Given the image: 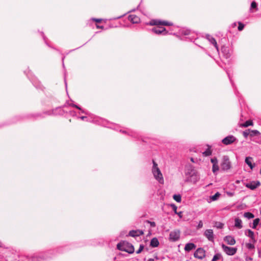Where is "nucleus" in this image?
I'll return each instance as SVG.
<instances>
[{"label": "nucleus", "instance_id": "57", "mask_svg": "<svg viewBox=\"0 0 261 261\" xmlns=\"http://www.w3.org/2000/svg\"><path fill=\"white\" fill-rule=\"evenodd\" d=\"M124 15H125V14L122 15H121V16H118V17H117L115 18L114 19H119V18H121L122 17H123Z\"/></svg>", "mask_w": 261, "mask_h": 261}, {"label": "nucleus", "instance_id": "31", "mask_svg": "<svg viewBox=\"0 0 261 261\" xmlns=\"http://www.w3.org/2000/svg\"><path fill=\"white\" fill-rule=\"evenodd\" d=\"M173 198L174 200L177 202H180L181 201V196L179 194H175L173 195Z\"/></svg>", "mask_w": 261, "mask_h": 261}, {"label": "nucleus", "instance_id": "4", "mask_svg": "<svg viewBox=\"0 0 261 261\" xmlns=\"http://www.w3.org/2000/svg\"><path fill=\"white\" fill-rule=\"evenodd\" d=\"M153 167L152 169V172L153 174L154 178L161 184L164 182V179L163 175L158 167V164L153 160Z\"/></svg>", "mask_w": 261, "mask_h": 261}, {"label": "nucleus", "instance_id": "9", "mask_svg": "<svg viewBox=\"0 0 261 261\" xmlns=\"http://www.w3.org/2000/svg\"><path fill=\"white\" fill-rule=\"evenodd\" d=\"M237 140L233 135H229L222 140V143L225 145H228L235 142Z\"/></svg>", "mask_w": 261, "mask_h": 261}, {"label": "nucleus", "instance_id": "26", "mask_svg": "<svg viewBox=\"0 0 261 261\" xmlns=\"http://www.w3.org/2000/svg\"><path fill=\"white\" fill-rule=\"evenodd\" d=\"M252 160V158L251 157H246L245 159V163L247 165H248L250 169H252L254 167V164H252L251 160Z\"/></svg>", "mask_w": 261, "mask_h": 261}, {"label": "nucleus", "instance_id": "30", "mask_svg": "<svg viewBox=\"0 0 261 261\" xmlns=\"http://www.w3.org/2000/svg\"><path fill=\"white\" fill-rule=\"evenodd\" d=\"M244 217L248 219H250L253 218L254 217V215L250 212H245L244 214Z\"/></svg>", "mask_w": 261, "mask_h": 261}, {"label": "nucleus", "instance_id": "52", "mask_svg": "<svg viewBox=\"0 0 261 261\" xmlns=\"http://www.w3.org/2000/svg\"><path fill=\"white\" fill-rule=\"evenodd\" d=\"M92 20H93L94 21L97 22H99L101 21V19H97V18H92Z\"/></svg>", "mask_w": 261, "mask_h": 261}, {"label": "nucleus", "instance_id": "28", "mask_svg": "<svg viewBox=\"0 0 261 261\" xmlns=\"http://www.w3.org/2000/svg\"><path fill=\"white\" fill-rule=\"evenodd\" d=\"M122 133H127L128 135H130L134 138H137L138 136V135L136 132L132 131V130H129L127 132L126 130H123V131H122Z\"/></svg>", "mask_w": 261, "mask_h": 261}, {"label": "nucleus", "instance_id": "1", "mask_svg": "<svg viewBox=\"0 0 261 261\" xmlns=\"http://www.w3.org/2000/svg\"><path fill=\"white\" fill-rule=\"evenodd\" d=\"M70 248L67 246H60L55 250H49L44 252H41L38 254H35L31 256L28 261H45L47 259L51 258L58 253H64Z\"/></svg>", "mask_w": 261, "mask_h": 261}, {"label": "nucleus", "instance_id": "60", "mask_svg": "<svg viewBox=\"0 0 261 261\" xmlns=\"http://www.w3.org/2000/svg\"><path fill=\"white\" fill-rule=\"evenodd\" d=\"M147 261H154L153 258H149L148 259Z\"/></svg>", "mask_w": 261, "mask_h": 261}, {"label": "nucleus", "instance_id": "41", "mask_svg": "<svg viewBox=\"0 0 261 261\" xmlns=\"http://www.w3.org/2000/svg\"><path fill=\"white\" fill-rule=\"evenodd\" d=\"M224 226V224L219 222H217L215 223V226L218 228H222Z\"/></svg>", "mask_w": 261, "mask_h": 261}, {"label": "nucleus", "instance_id": "42", "mask_svg": "<svg viewBox=\"0 0 261 261\" xmlns=\"http://www.w3.org/2000/svg\"><path fill=\"white\" fill-rule=\"evenodd\" d=\"M80 110V112L79 113V114H81V113H82V114H85V115L88 116H90V113L87 111H86L83 109H82L81 108V110Z\"/></svg>", "mask_w": 261, "mask_h": 261}, {"label": "nucleus", "instance_id": "17", "mask_svg": "<svg viewBox=\"0 0 261 261\" xmlns=\"http://www.w3.org/2000/svg\"><path fill=\"white\" fill-rule=\"evenodd\" d=\"M206 38L214 46L217 52H219L218 46L215 39L210 35H206Z\"/></svg>", "mask_w": 261, "mask_h": 261}, {"label": "nucleus", "instance_id": "56", "mask_svg": "<svg viewBox=\"0 0 261 261\" xmlns=\"http://www.w3.org/2000/svg\"><path fill=\"white\" fill-rule=\"evenodd\" d=\"M176 214L178 215V216L180 217V218H181L182 217V212H179L178 213L177 212V213H176Z\"/></svg>", "mask_w": 261, "mask_h": 261}, {"label": "nucleus", "instance_id": "55", "mask_svg": "<svg viewBox=\"0 0 261 261\" xmlns=\"http://www.w3.org/2000/svg\"><path fill=\"white\" fill-rule=\"evenodd\" d=\"M246 261H252V258L251 257H247L246 258Z\"/></svg>", "mask_w": 261, "mask_h": 261}, {"label": "nucleus", "instance_id": "53", "mask_svg": "<svg viewBox=\"0 0 261 261\" xmlns=\"http://www.w3.org/2000/svg\"><path fill=\"white\" fill-rule=\"evenodd\" d=\"M64 82H65L66 88L67 89V82H66V73H64Z\"/></svg>", "mask_w": 261, "mask_h": 261}, {"label": "nucleus", "instance_id": "44", "mask_svg": "<svg viewBox=\"0 0 261 261\" xmlns=\"http://www.w3.org/2000/svg\"><path fill=\"white\" fill-rule=\"evenodd\" d=\"M244 28V24L241 22H239L238 30L241 31L243 30Z\"/></svg>", "mask_w": 261, "mask_h": 261}, {"label": "nucleus", "instance_id": "25", "mask_svg": "<svg viewBox=\"0 0 261 261\" xmlns=\"http://www.w3.org/2000/svg\"><path fill=\"white\" fill-rule=\"evenodd\" d=\"M150 245L152 247H157L159 245V242L156 238H152L150 243Z\"/></svg>", "mask_w": 261, "mask_h": 261}, {"label": "nucleus", "instance_id": "16", "mask_svg": "<svg viewBox=\"0 0 261 261\" xmlns=\"http://www.w3.org/2000/svg\"><path fill=\"white\" fill-rule=\"evenodd\" d=\"M186 175L190 176H193L195 174V171L194 167L192 165H187L186 167Z\"/></svg>", "mask_w": 261, "mask_h": 261}, {"label": "nucleus", "instance_id": "45", "mask_svg": "<svg viewBox=\"0 0 261 261\" xmlns=\"http://www.w3.org/2000/svg\"><path fill=\"white\" fill-rule=\"evenodd\" d=\"M143 249H144V245H142V244L140 245L139 248L136 251V253L137 254L140 253L142 252V251L143 250Z\"/></svg>", "mask_w": 261, "mask_h": 261}, {"label": "nucleus", "instance_id": "14", "mask_svg": "<svg viewBox=\"0 0 261 261\" xmlns=\"http://www.w3.org/2000/svg\"><path fill=\"white\" fill-rule=\"evenodd\" d=\"M204 236L209 241L214 242V234L212 229H206L204 232Z\"/></svg>", "mask_w": 261, "mask_h": 261}, {"label": "nucleus", "instance_id": "12", "mask_svg": "<svg viewBox=\"0 0 261 261\" xmlns=\"http://www.w3.org/2000/svg\"><path fill=\"white\" fill-rule=\"evenodd\" d=\"M152 31L158 35L163 34L165 35L168 34V31H166L165 28L159 26L152 28Z\"/></svg>", "mask_w": 261, "mask_h": 261}, {"label": "nucleus", "instance_id": "32", "mask_svg": "<svg viewBox=\"0 0 261 261\" xmlns=\"http://www.w3.org/2000/svg\"><path fill=\"white\" fill-rule=\"evenodd\" d=\"M259 222V219L258 218H256L253 220L252 226H251L252 228H256V226L258 225Z\"/></svg>", "mask_w": 261, "mask_h": 261}, {"label": "nucleus", "instance_id": "40", "mask_svg": "<svg viewBox=\"0 0 261 261\" xmlns=\"http://www.w3.org/2000/svg\"><path fill=\"white\" fill-rule=\"evenodd\" d=\"M246 246L249 250L254 249V245L250 243H246Z\"/></svg>", "mask_w": 261, "mask_h": 261}, {"label": "nucleus", "instance_id": "48", "mask_svg": "<svg viewBox=\"0 0 261 261\" xmlns=\"http://www.w3.org/2000/svg\"><path fill=\"white\" fill-rule=\"evenodd\" d=\"M203 227V222L201 220L199 221L197 226V229L201 228Z\"/></svg>", "mask_w": 261, "mask_h": 261}, {"label": "nucleus", "instance_id": "8", "mask_svg": "<svg viewBox=\"0 0 261 261\" xmlns=\"http://www.w3.org/2000/svg\"><path fill=\"white\" fill-rule=\"evenodd\" d=\"M250 137L253 138L254 137H257V140L251 139V141L255 142L257 143H261V136L260 133L257 130H251L250 129Z\"/></svg>", "mask_w": 261, "mask_h": 261}, {"label": "nucleus", "instance_id": "21", "mask_svg": "<svg viewBox=\"0 0 261 261\" xmlns=\"http://www.w3.org/2000/svg\"><path fill=\"white\" fill-rule=\"evenodd\" d=\"M128 19L133 23H138L140 22V18L136 15L131 14L128 16Z\"/></svg>", "mask_w": 261, "mask_h": 261}, {"label": "nucleus", "instance_id": "13", "mask_svg": "<svg viewBox=\"0 0 261 261\" xmlns=\"http://www.w3.org/2000/svg\"><path fill=\"white\" fill-rule=\"evenodd\" d=\"M57 109H56L55 110H54V109L53 110H48V111H46L43 112V113H41L40 114H37L35 115V117H40V118H44L46 116H50V115H55V111Z\"/></svg>", "mask_w": 261, "mask_h": 261}, {"label": "nucleus", "instance_id": "43", "mask_svg": "<svg viewBox=\"0 0 261 261\" xmlns=\"http://www.w3.org/2000/svg\"><path fill=\"white\" fill-rule=\"evenodd\" d=\"M68 105L69 106H71V107H74V108H76L78 110H81V107L80 106H79L78 105H76L75 104H74V103L73 102H71V103H68Z\"/></svg>", "mask_w": 261, "mask_h": 261}, {"label": "nucleus", "instance_id": "59", "mask_svg": "<svg viewBox=\"0 0 261 261\" xmlns=\"http://www.w3.org/2000/svg\"><path fill=\"white\" fill-rule=\"evenodd\" d=\"M228 76L229 79V80H230V82H231V84L233 85V83H232V82L231 81V79H230V76H229V75L228 74Z\"/></svg>", "mask_w": 261, "mask_h": 261}, {"label": "nucleus", "instance_id": "39", "mask_svg": "<svg viewBox=\"0 0 261 261\" xmlns=\"http://www.w3.org/2000/svg\"><path fill=\"white\" fill-rule=\"evenodd\" d=\"M243 135L245 138H247L248 136H250V129H248L244 131L243 132Z\"/></svg>", "mask_w": 261, "mask_h": 261}, {"label": "nucleus", "instance_id": "11", "mask_svg": "<svg viewBox=\"0 0 261 261\" xmlns=\"http://www.w3.org/2000/svg\"><path fill=\"white\" fill-rule=\"evenodd\" d=\"M149 24L151 25H171L172 24L171 23L169 22L166 21H161L158 19H153L151 20Z\"/></svg>", "mask_w": 261, "mask_h": 261}, {"label": "nucleus", "instance_id": "51", "mask_svg": "<svg viewBox=\"0 0 261 261\" xmlns=\"http://www.w3.org/2000/svg\"><path fill=\"white\" fill-rule=\"evenodd\" d=\"M258 257L261 258V248L258 249Z\"/></svg>", "mask_w": 261, "mask_h": 261}, {"label": "nucleus", "instance_id": "46", "mask_svg": "<svg viewBox=\"0 0 261 261\" xmlns=\"http://www.w3.org/2000/svg\"><path fill=\"white\" fill-rule=\"evenodd\" d=\"M211 161L213 165L218 164V160L216 158H213L211 159Z\"/></svg>", "mask_w": 261, "mask_h": 261}, {"label": "nucleus", "instance_id": "35", "mask_svg": "<svg viewBox=\"0 0 261 261\" xmlns=\"http://www.w3.org/2000/svg\"><path fill=\"white\" fill-rule=\"evenodd\" d=\"M32 82L37 89H41V85L39 82H38L37 81L36 82L35 81H32Z\"/></svg>", "mask_w": 261, "mask_h": 261}, {"label": "nucleus", "instance_id": "58", "mask_svg": "<svg viewBox=\"0 0 261 261\" xmlns=\"http://www.w3.org/2000/svg\"><path fill=\"white\" fill-rule=\"evenodd\" d=\"M96 27H97V28H99V29H103V26L96 25Z\"/></svg>", "mask_w": 261, "mask_h": 261}, {"label": "nucleus", "instance_id": "19", "mask_svg": "<svg viewBox=\"0 0 261 261\" xmlns=\"http://www.w3.org/2000/svg\"><path fill=\"white\" fill-rule=\"evenodd\" d=\"M221 51L224 57L226 59L229 58L231 56L230 51L228 47L225 46H222Z\"/></svg>", "mask_w": 261, "mask_h": 261}, {"label": "nucleus", "instance_id": "37", "mask_svg": "<svg viewBox=\"0 0 261 261\" xmlns=\"http://www.w3.org/2000/svg\"><path fill=\"white\" fill-rule=\"evenodd\" d=\"M219 169L218 164L213 165L212 171L215 174Z\"/></svg>", "mask_w": 261, "mask_h": 261}, {"label": "nucleus", "instance_id": "61", "mask_svg": "<svg viewBox=\"0 0 261 261\" xmlns=\"http://www.w3.org/2000/svg\"><path fill=\"white\" fill-rule=\"evenodd\" d=\"M251 139L257 140V137H254L252 138Z\"/></svg>", "mask_w": 261, "mask_h": 261}, {"label": "nucleus", "instance_id": "20", "mask_svg": "<svg viewBox=\"0 0 261 261\" xmlns=\"http://www.w3.org/2000/svg\"><path fill=\"white\" fill-rule=\"evenodd\" d=\"M224 241L229 245H233L236 243V240L233 237L227 236L224 238Z\"/></svg>", "mask_w": 261, "mask_h": 261}, {"label": "nucleus", "instance_id": "50", "mask_svg": "<svg viewBox=\"0 0 261 261\" xmlns=\"http://www.w3.org/2000/svg\"><path fill=\"white\" fill-rule=\"evenodd\" d=\"M70 114L72 116H76V113L75 111H70Z\"/></svg>", "mask_w": 261, "mask_h": 261}, {"label": "nucleus", "instance_id": "36", "mask_svg": "<svg viewBox=\"0 0 261 261\" xmlns=\"http://www.w3.org/2000/svg\"><path fill=\"white\" fill-rule=\"evenodd\" d=\"M203 154L204 156H207L212 154V151L211 150L210 148H208L203 152Z\"/></svg>", "mask_w": 261, "mask_h": 261}, {"label": "nucleus", "instance_id": "33", "mask_svg": "<svg viewBox=\"0 0 261 261\" xmlns=\"http://www.w3.org/2000/svg\"><path fill=\"white\" fill-rule=\"evenodd\" d=\"M221 257V254L220 253H217L214 255L213 257L212 261H217L220 259Z\"/></svg>", "mask_w": 261, "mask_h": 261}, {"label": "nucleus", "instance_id": "49", "mask_svg": "<svg viewBox=\"0 0 261 261\" xmlns=\"http://www.w3.org/2000/svg\"><path fill=\"white\" fill-rule=\"evenodd\" d=\"M171 206L173 208V211H174V213L175 214L177 213V206L175 204H172Z\"/></svg>", "mask_w": 261, "mask_h": 261}, {"label": "nucleus", "instance_id": "62", "mask_svg": "<svg viewBox=\"0 0 261 261\" xmlns=\"http://www.w3.org/2000/svg\"><path fill=\"white\" fill-rule=\"evenodd\" d=\"M191 161L192 162H194V159L193 158H191Z\"/></svg>", "mask_w": 261, "mask_h": 261}, {"label": "nucleus", "instance_id": "6", "mask_svg": "<svg viewBox=\"0 0 261 261\" xmlns=\"http://www.w3.org/2000/svg\"><path fill=\"white\" fill-rule=\"evenodd\" d=\"M221 247L223 251L228 255H233L236 253L237 251V248L228 247L224 244L221 245Z\"/></svg>", "mask_w": 261, "mask_h": 261}, {"label": "nucleus", "instance_id": "10", "mask_svg": "<svg viewBox=\"0 0 261 261\" xmlns=\"http://www.w3.org/2000/svg\"><path fill=\"white\" fill-rule=\"evenodd\" d=\"M194 256L200 259H203L205 256V251L202 248H198L194 252Z\"/></svg>", "mask_w": 261, "mask_h": 261}, {"label": "nucleus", "instance_id": "34", "mask_svg": "<svg viewBox=\"0 0 261 261\" xmlns=\"http://www.w3.org/2000/svg\"><path fill=\"white\" fill-rule=\"evenodd\" d=\"M220 194L218 192L211 197V199L213 201L217 200L218 199V198L220 197Z\"/></svg>", "mask_w": 261, "mask_h": 261}, {"label": "nucleus", "instance_id": "22", "mask_svg": "<svg viewBox=\"0 0 261 261\" xmlns=\"http://www.w3.org/2000/svg\"><path fill=\"white\" fill-rule=\"evenodd\" d=\"M196 247L195 244L193 243H189L186 244L185 246V250L187 252H190V251L195 249Z\"/></svg>", "mask_w": 261, "mask_h": 261}, {"label": "nucleus", "instance_id": "38", "mask_svg": "<svg viewBox=\"0 0 261 261\" xmlns=\"http://www.w3.org/2000/svg\"><path fill=\"white\" fill-rule=\"evenodd\" d=\"M256 9V11L258 10L257 4L254 1H252L251 3L250 9Z\"/></svg>", "mask_w": 261, "mask_h": 261}, {"label": "nucleus", "instance_id": "7", "mask_svg": "<svg viewBox=\"0 0 261 261\" xmlns=\"http://www.w3.org/2000/svg\"><path fill=\"white\" fill-rule=\"evenodd\" d=\"M180 232L178 229L171 231L169 234V240L171 242H176L179 239Z\"/></svg>", "mask_w": 261, "mask_h": 261}, {"label": "nucleus", "instance_id": "54", "mask_svg": "<svg viewBox=\"0 0 261 261\" xmlns=\"http://www.w3.org/2000/svg\"><path fill=\"white\" fill-rule=\"evenodd\" d=\"M226 193H227V195H228L229 196H232L233 195V193H232V192H227Z\"/></svg>", "mask_w": 261, "mask_h": 261}, {"label": "nucleus", "instance_id": "23", "mask_svg": "<svg viewBox=\"0 0 261 261\" xmlns=\"http://www.w3.org/2000/svg\"><path fill=\"white\" fill-rule=\"evenodd\" d=\"M245 234L246 236H247L248 237H249L253 242H255L256 240L254 237V234L253 231H252L250 229H248L246 231Z\"/></svg>", "mask_w": 261, "mask_h": 261}, {"label": "nucleus", "instance_id": "64", "mask_svg": "<svg viewBox=\"0 0 261 261\" xmlns=\"http://www.w3.org/2000/svg\"><path fill=\"white\" fill-rule=\"evenodd\" d=\"M260 174H261V168H260Z\"/></svg>", "mask_w": 261, "mask_h": 261}, {"label": "nucleus", "instance_id": "2", "mask_svg": "<svg viewBox=\"0 0 261 261\" xmlns=\"http://www.w3.org/2000/svg\"><path fill=\"white\" fill-rule=\"evenodd\" d=\"M77 118L80 119L83 121L93 122L94 123L97 124L98 125H101L105 127H109V126H108V121L106 120L97 116H93L91 114L90 116H78Z\"/></svg>", "mask_w": 261, "mask_h": 261}, {"label": "nucleus", "instance_id": "15", "mask_svg": "<svg viewBox=\"0 0 261 261\" xmlns=\"http://www.w3.org/2000/svg\"><path fill=\"white\" fill-rule=\"evenodd\" d=\"M260 185V183L259 181H252L247 183L246 184V187L252 190H253L259 186Z\"/></svg>", "mask_w": 261, "mask_h": 261}, {"label": "nucleus", "instance_id": "47", "mask_svg": "<svg viewBox=\"0 0 261 261\" xmlns=\"http://www.w3.org/2000/svg\"><path fill=\"white\" fill-rule=\"evenodd\" d=\"M146 222L150 224L151 227H154L156 226V224L154 222L150 221L149 220H147Z\"/></svg>", "mask_w": 261, "mask_h": 261}, {"label": "nucleus", "instance_id": "29", "mask_svg": "<svg viewBox=\"0 0 261 261\" xmlns=\"http://www.w3.org/2000/svg\"><path fill=\"white\" fill-rule=\"evenodd\" d=\"M253 125V122L251 120H247L244 123L242 124L241 126L244 127H247L249 126H251Z\"/></svg>", "mask_w": 261, "mask_h": 261}, {"label": "nucleus", "instance_id": "3", "mask_svg": "<svg viewBox=\"0 0 261 261\" xmlns=\"http://www.w3.org/2000/svg\"><path fill=\"white\" fill-rule=\"evenodd\" d=\"M117 248L118 250L126 252L129 254L134 252V246L128 242H124L122 243H118L117 245Z\"/></svg>", "mask_w": 261, "mask_h": 261}, {"label": "nucleus", "instance_id": "63", "mask_svg": "<svg viewBox=\"0 0 261 261\" xmlns=\"http://www.w3.org/2000/svg\"><path fill=\"white\" fill-rule=\"evenodd\" d=\"M233 25L234 26H236V22L233 23Z\"/></svg>", "mask_w": 261, "mask_h": 261}, {"label": "nucleus", "instance_id": "24", "mask_svg": "<svg viewBox=\"0 0 261 261\" xmlns=\"http://www.w3.org/2000/svg\"><path fill=\"white\" fill-rule=\"evenodd\" d=\"M234 227L238 229H241L243 227L242 221L239 218H236L234 219Z\"/></svg>", "mask_w": 261, "mask_h": 261}, {"label": "nucleus", "instance_id": "27", "mask_svg": "<svg viewBox=\"0 0 261 261\" xmlns=\"http://www.w3.org/2000/svg\"><path fill=\"white\" fill-rule=\"evenodd\" d=\"M180 34L185 36L191 35V31L187 29H181L180 30Z\"/></svg>", "mask_w": 261, "mask_h": 261}, {"label": "nucleus", "instance_id": "18", "mask_svg": "<svg viewBox=\"0 0 261 261\" xmlns=\"http://www.w3.org/2000/svg\"><path fill=\"white\" fill-rule=\"evenodd\" d=\"M144 232L142 230H132L129 232V236L132 237H139L143 234Z\"/></svg>", "mask_w": 261, "mask_h": 261}, {"label": "nucleus", "instance_id": "5", "mask_svg": "<svg viewBox=\"0 0 261 261\" xmlns=\"http://www.w3.org/2000/svg\"><path fill=\"white\" fill-rule=\"evenodd\" d=\"M231 167V162L229 160V157L225 155L222 158V161L221 163V169L223 171H228Z\"/></svg>", "mask_w": 261, "mask_h": 261}]
</instances>
